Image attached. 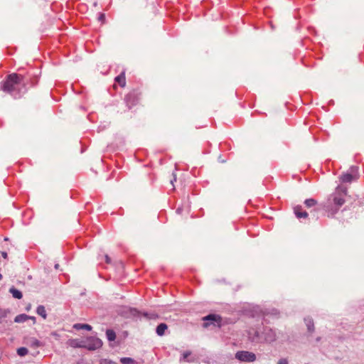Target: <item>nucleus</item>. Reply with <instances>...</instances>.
Instances as JSON below:
<instances>
[{"label":"nucleus","instance_id":"f257e3e1","mask_svg":"<svg viewBox=\"0 0 364 364\" xmlns=\"http://www.w3.org/2000/svg\"><path fill=\"white\" fill-rule=\"evenodd\" d=\"M21 86H25L24 77L14 73L6 76L2 84V90L4 92L11 93L19 91Z\"/></svg>","mask_w":364,"mask_h":364},{"label":"nucleus","instance_id":"f03ea898","mask_svg":"<svg viewBox=\"0 0 364 364\" xmlns=\"http://www.w3.org/2000/svg\"><path fill=\"white\" fill-rule=\"evenodd\" d=\"M347 196V189L345 187L338 186L332 194L333 204L335 210H332L331 214H335L338 210L344 204Z\"/></svg>","mask_w":364,"mask_h":364},{"label":"nucleus","instance_id":"7ed1b4c3","mask_svg":"<svg viewBox=\"0 0 364 364\" xmlns=\"http://www.w3.org/2000/svg\"><path fill=\"white\" fill-rule=\"evenodd\" d=\"M84 348L88 350H95L102 346V341L95 336H89L83 338Z\"/></svg>","mask_w":364,"mask_h":364},{"label":"nucleus","instance_id":"20e7f679","mask_svg":"<svg viewBox=\"0 0 364 364\" xmlns=\"http://www.w3.org/2000/svg\"><path fill=\"white\" fill-rule=\"evenodd\" d=\"M204 321L203 326L204 328H208L211 325L217 327H220L222 318L219 315L210 314L203 318Z\"/></svg>","mask_w":364,"mask_h":364},{"label":"nucleus","instance_id":"39448f33","mask_svg":"<svg viewBox=\"0 0 364 364\" xmlns=\"http://www.w3.org/2000/svg\"><path fill=\"white\" fill-rule=\"evenodd\" d=\"M235 358L241 362H254L256 355L252 352L241 350L236 353Z\"/></svg>","mask_w":364,"mask_h":364},{"label":"nucleus","instance_id":"423d86ee","mask_svg":"<svg viewBox=\"0 0 364 364\" xmlns=\"http://www.w3.org/2000/svg\"><path fill=\"white\" fill-rule=\"evenodd\" d=\"M140 94L136 90L131 91L129 92L125 97V101L127 105L131 108L133 106L136 105L139 100Z\"/></svg>","mask_w":364,"mask_h":364},{"label":"nucleus","instance_id":"0eeeda50","mask_svg":"<svg viewBox=\"0 0 364 364\" xmlns=\"http://www.w3.org/2000/svg\"><path fill=\"white\" fill-rule=\"evenodd\" d=\"M83 338L79 339V338H74V339H70L68 341V344L74 348H84V344H83Z\"/></svg>","mask_w":364,"mask_h":364},{"label":"nucleus","instance_id":"6e6552de","mask_svg":"<svg viewBox=\"0 0 364 364\" xmlns=\"http://www.w3.org/2000/svg\"><path fill=\"white\" fill-rule=\"evenodd\" d=\"M294 213L298 218H306L308 213L301 205H297L294 208Z\"/></svg>","mask_w":364,"mask_h":364},{"label":"nucleus","instance_id":"1a4fd4ad","mask_svg":"<svg viewBox=\"0 0 364 364\" xmlns=\"http://www.w3.org/2000/svg\"><path fill=\"white\" fill-rule=\"evenodd\" d=\"M115 82L118 83L122 87L126 85V77L124 73H122L119 75L115 77Z\"/></svg>","mask_w":364,"mask_h":364},{"label":"nucleus","instance_id":"9d476101","mask_svg":"<svg viewBox=\"0 0 364 364\" xmlns=\"http://www.w3.org/2000/svg\"><path fill=\"white\" fill-rule=\"evenodd\" d=\"M73 328L76 329V330H86V331H91L92 330V326L89 324H83V323H75L74 326H73Z\"/></svg>","mask_w":364,"mask_h":364},{"label":"nucleus","instance_id":"9b49d317","mask_svg":"<svg viewBox=\"0 0 364 364\" xmlns=\"http://www.w3.org/2000/svg\"><path fill=\"white\" fill-rule=\"evenodd\" d=\"M30 316H28L25 314H19L16 316L14 318V321L16 323H22L29 320Z\"/></svg>","mask_w":364,"mask_h":364},{"label":"nucleus","instance_id":"f8f14e48","mask_svg":"<svg viewBox=\"0 0 364 364\" xmlns=\"http://www.w3.org/2000/svg\"><path fill=\"white\" fill-rule=\"evenodd\" d=\"M168 326L166 323H160L156 328V333L161 336L165 333V331L167 330Z\"/></svg>","mask_w":364,"mask_h":364},{"label":"nucleus","instance_id":"ddd939ff","mask_svg":"<svg viewBox=\"0 0 364 364\" xmlns=\"http://www.w3.org/2000/svg\"><path fill=\"white\" fill-rule=\"evenodd\" d=\"M353 176L350 173H344L341 176V181L343 183H350L353 181Z\"/></svg>","mask_w":364,"mask_h":364},{"label":"nucleus","instance_id":"4468645a","mask_svg":"<svg viewBox=\"0 0 364 364\" xmlns=\"http://www.w3.org/2000/svg\"><path fill=\"white\" fill-rule=\"evenodd\" d=\"M9 291L11 292L12 296L16 299H20L23 296L22 293L14 287L11 288Z\"/></svg>","mask_w":364,"mask_h":364},{"label":"nucleus","instance_id":"2eb2a0df","mask_svg":"<svg viewBox=\"0 0 364 364\" xmlns=\"http://www.w3.org/2000/svg\"><path fill=\"white\" fill-rule=\"evenodd\" d=\"M106 336H107V339L109 341H113L115 340L116 338V333L115 332L112 330V329H107V331H106Z\"/></svg>","mask_w":364,"mask_h":364},{"label":"nucleus","instance_id":"dca6fc26","mask_svg":"<svg viewBox=\"0 0 364 364\" xmlns=\"http://www.w3.org/2000/svg\"><path fill=\"white\" fill-rule=\"evenodd\" d=\"M36 311H37V314L38 315H40L41 316H42L44 319L46 318V317H47L46 311L43 306H38Z\"/></svg>","mask_w":364,"mask_h":364},{"label":"nucleus","instance_id":"f3484780","mask_svg":"<svg viewBox=\"0 0 364 364\" xmlns=\"http://www.w3.org/2000/svg\"><path fill=\"white\" fill-rule=\"evenodd\" d=\"M304 204L307 208L314 207L317 205V200L314 198H309L304 201Z\"/></svg>","mask_w":364,"mask_h":364},{"label":"nucleus","instance_id":"a211bd4d","mask_svg":"<svg viewBox=\"0 0 364 364\" xmlns=\"http://www.w3.org/2000/svg\"><path fill=\"white\" fill-rule=\"evenodd\" d=\"M134 360L131 358H122L120 359V363L122 364H133Z\"/></svg>","mask_w":364,"mask_h":364},{"label":"nucleus","instance_id":"6ab92c4d","mask_svg":"<svg viewBox=\"0 0 364 364\" xmlns=\"http://www.w3.org/2000/svg\"><path fill=\"white\" fill-rule=\"evenodd\" d=\"M17 353L20 356H24L27 355L28 350L27 348L22 347L18 349Z\"/></svg>","mask_w":364,"mask_h":364},{"label":"nucleus","instance_id":"aec40b11","mask_svg":"<svg viewBox=\"0 0 364 364\" xmlns=\"http://www.w3.org/2000/svg\"><path fill=\"white\" fill-rule=\"evenodd\" d=\"M42 346V343L37 339L31 341V346L33 348H38Z\"/></svg>","mask_w":364,"mask_h":364},{"label":"nucleus","instance_id":"412c9836","mask_svg":"<svg viewBox=\"0 0 364 364\" xmlns=\"http://www.w3.org/2000/svg\"><path fill=\"white\" fill-rule=\"evenodd\" d=\"M100 364H117L116 363L113 362V361H111V360H107V359H105V360H102Z\"/></svg>","mask_w":364,"mask_h":364},{"label":"nucleus","instance_id":"4be33fe9","mask_svg":"<svg viewBox=\"0 0 364 364\" xmlns=\"http://www.w3.org/2000/svg\"><path fill=\"white\" fill-rule=\"evenodd\" d=\"M289 361L287 358H281L278 361V364H288Z\"/></svg>","mask_w":364,"mask_h":364},{"label":"nucleus","instance_id":"5701e85b","mask_svg":"<svg viewBox=\"0 0 364 364\" xmlns=\"http://www.w3.org/2000/svg\"><path fill=\"white\" fill-rule=\"evenodd\" d=\"M29 319H31L33 323H35L36 321V317L34 316H30Z\"/></svg>","mask_w":364,"mask_h":364},{"label":"nucleus","instance_id":"b1692460","mask_svg":"<svg viewBox=\"0 0 364 364\" xmlns=\"http://www.w3.org/2000/svg\"><path fill=\"white\" fill-rule=\"evenodd\" d=\"M105 260L107 263H110V258L107 255L105 256Z\"/></svg>","mask_w":364,"mask_h":364},{"label":"nucleus","instance_id":"393cba45","mask_svg":"<svg viewBox=\"0 0 364 364\" xmlns=\"http://www.w3.org/2000/svg\"><path fill=\"white\" fill-rule=\"evenodd\" d=\"M1 255H2V256H3V257H4V258H5V259H6V258H7V253H6V252H3L1 253Z\"/></svg>","mask_w":364,"mask_h":364},{"label":"nucleus","instance_id":"a878e982","mask_svg":"<svg viewBox=\"0 0 364 364\" xmlns=\"http://www.w3.org/2000/svg\"><path fill=\"white\" fill-rule=\"evenodd\" d=\"M311 326H314V324H311V326L308 325V328H309V331H313V329H311Z\"/></svg>","mask_w":364,"mask_h":364},{"label":"nucleus","instance_id":"bb28decb","mask_svg":"<svg viewBox=\"0 0 364 364\" xmlns=\"http://www.w3.org/2000/svg\"><path fill=\"white\" fill-rule=\"evenodd\" d=\"M311 326H314V324H311V326L308 325V328H309V331H313V329H311Z\"/></svg>","mask_w":364,"mask_h":364},{"label":"nucleus","instance_id":"cd10ccee","mask_svg":"<svg viewBox=\"0 0 364 364\" xmlns=\"http://www.w3.org/2000/svg\"><path fill=\"white\" fill-rule=\"evenodd\" d=\"M2 279V275L0 274V280Z\"/></svg>","mask_w":364,"mask_h":364}]
</instances>
